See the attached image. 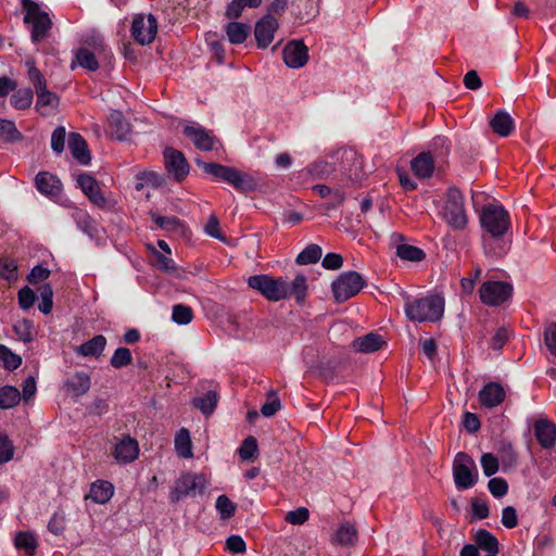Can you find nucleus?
Here are the masks:
<instances>
[{
    "label": "nucleus",
    "instance_id": "1a4fd4ad",
    "mask_svg": "<svg viewBox=\"0 0 556 556\" xmlns=\"http://www.w3.org/2000/svg\"><path fill=\"white\" fill-rule=\"evenodd\" d=\"M204 488L205 478L202 475L185 473L176 480L169 493V498L173 503H178L188 496L202 493Z\"/></svg>",
    "mask_w": 556,
    "mask_h": 556
},
{
    "label": "nucleus",
    "instance_id": "6e6552de",
    "mask_svg": "<svg viewBox=\"0 0 556 556\" xmlns=\"http://www.w3.org/2000/svg\"><path fill=\"white\" fill-rule=\"evenodd\" d=\"M453 477L459 490L473 486L478 479V471L473 459L466 453L456 454L453 462Z\"/></svg>",
    "mask_w": 556,
    "mask_h": 556
},
{
    "label": "nucleus",
    "instance_id": "473e14b6",
    "mask_svg": "<svg viewBox=\"0 0 556 556\" xmlns=\"http://www.w3.org/2000/svg\"><path fill=\"white\" fill-rule=\"evenodd\" d=\"M22 396L17 388L4 386L0 388V408L10 409L18 405Z\"/></svg>",
    "mask_w": 556,
    "mask_h": 556
},
{
    "label": "nucleus",
    "instance_id": "4be33fe9",
    "mask_svg": "<svg viewBox=\"0 0 556 556\" xmlns=\"http://www.w3.org/2000/svg\"><path fill=\"white\" fill-rule=\"evenodd\" d=\"M35 182L38 191L46 195L56 197L62 191L60 179L48 172L38 173Z\"/></svg>",
    "mask_w": 556,
    "mask_h": 556
},
{
    "label": "nucleus",
    "instance_id": "f3484780",
    "mask_svg": "<svg viewBox=\"0 0 556 556\" xmlns=\"http://www.w3.org/2000/svg\"><path fill=\"white\" fill-rule=\"evenodd\" d=\"M77 184L89 201L100 208L106 207V199L103 195L98 181L88 174H81L77 177Z\"/></svg>",
    "mask_w": 556,
    "mask_h": 556
},
{
    "label": "nucleus",
    "instance_id": "5701e85b",
    "mask_svg": "<svg viewBox=\"0 0 556 556\" xmlns=\"http://www.w3.org/2000/svg\"><path fill=\"white\" fill-rule=\"evenodd\" d=\"M68 149L75 160L80 164H89L91 156L88 151V146L83 136L78 132H71L68 136Z\"/></svg>",
    "mask_w": 556,
    "mask_h": 556
},
{
    "label": "nucleus",
    "instance_id": "f257e3e1",
    "mask_svg": "<svg viewBox=\"0 0 556 556\" xmlns=\"http://www.w3.org/2000/svg\"><path fill=\"white\" fill-rule=\"evenodd\" d=\"M198 164L206 174L229 184L240 192H250L258 187V179L254 175L242 173L235 167L206 162Z\"/></svg>",
    "mask_w": 556,
    "mask_h": 556
},
{
    "label": "nucleus",
    "instance_id": "cd10ccee",
    "mask_svg": "<svg viewBox=\"0 0 556 556\" xmlns=\"http://www.w3.org/2000/svg\"><path fill=\"white\" fill-rule=\"evenodd\" d=\"M357 538L356 527L350 521H343L338 526L332 542L342 546H351L356 543Z\"/></svg>",
    "mask_w": 556,
    "mask_h": 556
},
{
    "label": "nucleus",
    "instance_id": "09e8293b",
    "mask_svg": "<svg viewBox=\"0 0 556 556\" xmlns=\"http://www.w3.org/2000/svg\"><path fill=\"white\" fill-rule=\"evenodd\" d=\"M0 359L9 370H14L22 364V358L2 344H0Z\"/></svg>",
    "mask_w": 556,
    "mask_h": 556
},
{
    "label": "nucleus",
    "instance_id": "2f4dec72",
    "mask_svg": "<svg viewBox=\"0 0 556 556\" xmlns=\"http://www.w3.org/2000/svg\"><path fill=\"white\" fill-rule=\"evenodd\" d=\"M473 540L478 546L482 551L489 554H497L498 553V541L497 539L488 530L480 529L476 532Z\"/></svg>",
    "mask_w": 556,
    "mask_h": 556
},
{
    "label": "nucleus",
    "instance_id": "f03ea898",
    "mask_svg": "<svg viewBox=\"0 0 556 556\" xmlns=\"http://www.w3.org/2000/svg\"><path fill=\"white\" fill-rule=\"evenodd\" d=\"M404 309L407 318L412 321H437L444 313V300L439 295L408 300Z\"/></svg>",
    "mask_w": 556,
    "mask_h": 556
},
{
    "label": "nucleus",
    "instance_id": "e2e57ef3",
    "mask_svg": "<svg viewBox=\"0 0 556 556\" xmlns=\"http://www.w3.org/2000/svg\"><path fill=\"white\" fill-rule=\"evenodd\" d=\"M66 131L63 126H58L51 135V148L55 153H61L65 147Z\"/></svg>",
    "mask_w": 556,
    "mask_h": 556
},
{
    "label": "nucleus",
    "instance_id": "ea45409f",
    "mask_svg": "<svg viewBox=\"0 0 556 556\" xmlns=\"http://www.w3.org/2000/svg\"><path fill=\"white\" fill-rule=\"evenodd\" d=\"M321 257V248L318 244L307 245L296 257L300 265H308L318 262Z\"/></svg>",
    "mask_w": 556,
    "mask_h": 556
},
{
    "label": "nucleus",
    "instance_id": "864d4df0",
    "mask_svg": "<svg viewBox=\"0 0 556 556\" xmlns=\"http://www.w3.org/2000/svg\"><path fill=\"white\" fill-rule=\"evenodd\" d=\"M0 276L8 281L17 279V264L11 258H0Z\"/></svg>",
    "mask_w": 556,
    "mask_h": 556
},
{
    "label": "nucleus",
    "instance_id": "de8ad7c7",
    "mask_svg": "<svg viewBox=\"0 0 556 556\" xmlns=\"http://www.w3.org/2000/svg\"><path fill=\"white\" fill-rule=\"evenodd\" d=\"M132 361L131 352L127 348H118L110 359V364L114 368H122L129 365Z\"/></svg>",
    "mask_w": 556,
    "mask_h": 556
},
{
    "label": "nucleus",
    "instance_id": "603ef678",
    "mask_svg": "<svg viewBox=\"0 0 556 556\" xmlns=\"http://www.w3.org/2000/svg\"><path fill=\"white\" fill-rule=\"evenodd\" d=\"M451 142L444 136H437L431 142V154L438 157H444L450 153Z\"/></svg>",
    "mask_w": 556,
    "mask_h": 556
},
{
    "label": "nucleus",
    "instance_id": "412c9836",
    "mask_svg": "<svg viewBox=\"0 0 556 556\" xmlns=\"http://www.w3.org/2000/svg\"><path fill=\"white\" fill-rule=\"evenodd\" d=\"M489 125L494 134L504 138L511 135L515 129L514 118L504 110L497 111L489 121Z\"/></svg>",
    "mask_w": 556,
    "mask_h": 556
},
{
    "label": "nucleus",
    "instance_id": "393cba45",
    "mask_svg": "<svg viewBox=\"0 0 556 556\" xmlns=\"http://www.w3.org/2000/svg\"><path fill=\"white\" fill-rule=\"evenodd\" d=\"M110 135L116 140H125L130 134V124L119 111H114L109 116Z\"/></svg>",
    "mask_w": 556,
    "mask_h": 556
},
{
    "label": "nucleus",
    "instance_id": "13d9d810",
    "mask_svg": "<svg viewBox=\"0 0 556 556\" xmlns=\"http://www.w3.org/2000/svg\"><path fill=\"white\" fill-rule=\"evenodd\" d=\"M257 453V442L256 439L253 437L247 438L240 448H239V456L243 460H249Z\"/></svg>",
    "mask_w": 556,
    "mask_h": 556
},
{
    "label": "nucleus",
    "instance_id": "2eb2a0df",
    "mask_svg": "<svg viewBox=\"0 0 556 556\" xmlns=\"http://www.w3.org/2000/svg\"><path fill=\"white\" fill-rule=\"evenodd\" d=\"M138 441L129 435L123 437L115 443L112 455L118 464H130L139 456Z\"/></svg>",
    "mask_w": 556,
    "mask_h": 556
},
{
    "label": "nucleus",
    "instance_id": "c85d7f7f",
    "mask_svg": "<svg viewBox=\"0 0 556 556\" xmlns=\"http://www.w3.org/2000/svg\"><path fill=\"white\" fill-rule=\"evenodd\" d=\"M106 346V338L102 334L94 336L89 341L75 348L76 354L84 357H96L98 358Z\"/></svg>",
    "mask_w": 556,
    "mask_h": 556
},
{
    "label": "nucleus",
    "instance_id": "37998d69",
    "mask_svg": "<svg viewBox=\"0 0 556 556\" xmlns=\"http://www.w3.org/2000/svg\"><path fill=\"white\" fill-rule=\"evenodd\" d=\"M152 219L160 228L167 231H178L184 227L180 219L176 216H160L152 214Z\"/></svg>",
    "mask_w": 556,
    "mask_h": 556
},
{
    "label": "nucleus",
    "instance_id": "3c124183",
    "mask_svg": "<svg viewBox=\"0 0 556 556\" xmlns=\"http://www.w3.org/2000/svg\"><path fill=\"white\" fill-rule=\"evenodd\" d=\"M40 300L41 302L38 305V308L43 314H49L52 311L53 306V291L50 285H43L40 289Z\"/></svg>",
    "mask_w": 556,
    "mask_h": 556
},
{
    "label": "nucleus",
    "instance_id": "69168bd1",
    "mask_svg": "<svg viewBox=\"0 0 556 556\" xmlns=\"http://www.w3.org/2000/svg\"><path fill=\"white\" fill-rule=\"evenodd\" d=\"M509 337H510L509 329H507L505 327L498 328L491 339V342H490L491 348L493 350H501L503 348V345L508 341Z\"/></svg>",
    "mask_w": 556,
    "mask_h": 556
},
{
    "label": "nucleus",
    "instance_id": "423d86ee",
    "mask_svg": "<svg viewBox=\"0 0 556 556\" xmlns=\"http://www.w3.org/2000/svg\"><path fill=\"white\" fill-rule=\"evenodd\" d=\"M443 218L455 230H463L467 226L468 217L464 207V195L457 188H450L446 192Z\"/></svg>",
    "mask_w": 556,
    "mask_h": 556
},
{
    "label": "nucleus",
    "instance_id": "6e6d98bb",
    "mask_svg": "<svg viewBox=\"0 0 556 556\" xmlns=\"http://www.w3.org/2000/svg\"><path fill=\"white\" fill-rule=\"evenodd\" d=\"M0 138L8 141H15L21 138V134L13 122L0 118Z\"/></svg>",
    "mask_w": 556,
    "mask_h": 556
},
{
    "label": "nucleus",
    "instance_id": "4468645a",
    "mask_svg": "<svg viewBox=\"0 0 556 556\" xmlns=\"http://www.w3.org/2000/svg\"><path fill=\"white\" fill-rule=\"evenodd\" d=\"M165 167L177 181H181L189 173V164L185 155L173 148H166L164 151Z\"/></svg>",
    "mask_w": 556,
    "mask_h": 556
},
{
    "label": "nucleus",
    "instance_id": "5fc2aeb1",
    "mask_svg": "<svg viewBox=\"0 0 556 556\" xmlns=\"http://www.w3.org/2000/svg\"><path fill=\"white\" fill-rule=\"evenodd\" d=\"M72 216L83 231L90 232L93 230V220L87 211L75 208Z\"/></svg>",
    "mask_w": 556,
    "mask_h": 556
},
{
    "label": "nucleus",
    "instance_id": "c756f323",
    "mask_svg": "<svg viewBox=\"0 0 556 556\" xmlns=\"http://www.w3.org/2000/svg\"><path fill=\"white\" fill-rule=\"evenodd\" d=\"M384 341L382 337L377 333H368L364 337L357 338L353 341V348L355 351L362 353H372L381 349Z\"/></svg>",
    "mask_w": 556,
    "mask_h": 556
},
{
    "label": "nucleus",
    "instance_id": "ddd939ff",
    "mask_svg": "<svg viewBox=\"0 0 556 556\" xmlns=\"http://www.w3.org/2000/svg\"><path fill=\"white\" fill-rule=\"evenodd\" d=\"M278 26L277 18L270 14H266L255 24L254 37L260 49H266L273 42Z\"/></svg>",
    "mask_w": 556,
    "mask_h": 556
},
{
    "label": "nucleus",
    "instance_id": "6ab92c4d",
    "mask_svg": "<svg viewBox=\"0 0 556 556\" xmlns=\"http://www.w3.org/2000/svg\"><path fill=\"white\" fill-rule=\"evenodd\" d=\"M505 395V390L500 383L489 382L480 390L479 401L482 406L493 408L504 402Z\"/></svg>",
    "mask_w": 556,
    "mask_h": 556
},
{
    "label": "nucleus",
    "instance_id": "338daca9",
    "mask_svg": "<svg viewBox=\"0 0 556 556\" xmlns=\"http://www.w3.org/2000/svg\"><path fill=\"white\" fill-rule=\"evenodd\" d=\"M20 307L23 309L30 308L35 303V292L29 287H24L17 294Z\"/></svg>",
    "mask_w": 556,
    "mask_h": 556
},
{
    "label": "nucleus",
    "instance_id": "72a5a7b5",
    "mask_svg": "<svg viewBox=\"0 0 556 556\" xmlns=\"http://www.w3.org/2000/svg\"><path fill=\"white\" fill-rule=\"evenodd\" d=\"M175 448L177 454L182 458L192 456V444L190 433L186 428H181L175 437Z\"/></svg>",
    "mask_w": 556,
    "mask_h": 556
},
{
    "label": "nucleus",
    "instance_id": "774afa93",
    "mask_svg": "<svg viewBox=\"0 0 556 556\" xmlns=\"http://www.w3.org/2000/svg\"><path fill=\"white\" fill-rule=\"evenodd\" d=\"M204 230L207 236L218 239L220 241H225V237L222 235L219 229V222L215 215H211L207 218V223L205 225Z\"/></svg>",
    "mask_w": 556,
    "mask_h": 556
},
{
    "label": "nucleus",
    "instance_id": "49530a36",
    "mask_svg": "<svg viewBox=\"0 0 556 556\" xmlns=\"http://www.w3.org/2000/svg\"><path fill=\"white\" fill-rule=\"evenodd\" d=\"M172 318L178 325H187L192 320L193 313L191 307L182 304H176L173 307Z\"/></svg>",
    "mask_w": 556,
    "mask_h": 556
},
{
    "label": "nucleus",
    "instance_id": "a19ab883",
    "mask_svg": "<svg viewBox=\"0 0 556 556\" xmlns=\"http://www.w3.org/2000/svg\"><path fill=\"white\" fill-rule=\"evenodd\" d=\"M307 292L306 278L303 275H298L289 286V295H293L295 301L302 304L305 301Z\"/></svg>",
    "mask_w": 556,
    "mask_h": 556
},
{
    "label": "nucleus",
    "instance_id": "7c9ffc66",
    "mask_svg": "<svg viewBox=\"0 0 556 556\" xmlns=\"http://www.w3.org/2000/svg\"><path fill=\"white\" fill-rule=\"evenodd\" d=\"M228 40L233 45L244 42L250 35L251 27L248 24L230 22L225 27Z\"/></svg>",
    "mask_w": 556,
    "mask_h": 556
},
{
    "label": "nucleus",
    "instance_id": "8fccbe9b",
    "mask_svg": "<svg viewBox=\"0 0 556 556\" xmlns=\"http://www.w3.org/2000/svg\"><path fill=\"white\" fill-rule=\"evenodd\" d=\"M313 190L321 198L331 197L333 205L341 204L344 200V193L340 189L332 190L326 185H316Z\"/></svg>",
    "mask_w": 556,
    "mask_h": 556
},
{
    "label": "nucleus",
    "instance_id": "c9c22d12",
    "mask_svg": "<svg viewBox=\"0 0 556 556\" xmlns=\"http://www.w3.org/2000/svg\"><path fill=\"white\" fill-rule=\"evenodd\" d=\"M15 546L24 551L28 556H33L37 548V540L30 532H20L15 536Z\"/></svg>",
    "mask_w": 556,
    "mask_h": 556
},
{
    "label": "nucleus",
    "instance_id": "58836bf2",
    "mask_svg": "<svg viewBox=\"0 0 556 556\" xmlns=\"http://www.w3.org/2000/svg\"><path fill=\"white\" fill-rule=\"evenodd\" d=\"M33 90L24 88L15 91L11 97V104L17 110L28 109L33 103Z\"/></svg>",
    "mask_w": 556,
    "mask_h": 556
},
{
    "label": "nucleus",
    "instance_id": "0eeeda50",
    "mask_svg": "<svg viewBox=\"0 0 556 556\" xmlns=\"http://www.w3.org/2000/svg\"><path fill=\"white\" fill-rule=\"evenodd\" d=\"M365 280L354 270L342 273L331 285L336 302L342 303L355 296L364 288Z\"/></svg>",
    "mask_w": 556,
    "mask_h": 556
},
{
    "label": "nucleus",
    "instance_id": "20e7f679",
    "mask_svg": "<svg viewBox=\"0 0 556 556\" xmlns=\"http://www.w3.org/2000/svg\"><path fill=\"white\" fill-rule=\"evenodd\" d=\"M480 223L483 230L491 236V239H497L509 229L510 218L508 212L501 204L490 203L483 206Z\"/></svg>",
    "mask_w": 556,
    "mask_h": 556
},
{
    "label": "nucleus",
    "instance_id": "f8f14e48",
    "mask_svg": "<svg viewBox=\"0 0 556 556\" xmlns=\"http://www.w3.org/2000/svg\"><path fill=\"white\" fill-rule=\"evenodd\" d=\"M285 64L290 68H301L308 62V48L301 40L288 42L282 51Z\"/></svg>",
    "mask_w": 556,
    "mask_h": 556
},
{
    "label": "nucleus",
    "instance_id": "aec40b11",
    "mask_svg": "<svg viewBox=\"0 0 556 556\" xmlns=\"http://www.w3.org/2000/svg\"><path fill=\"white\" fill-rule=\"evenodd\" d=\"M91 387V378L87 372L77 371L64 382L65 391L72 396L86 394Z\"/></svg>",
    "mask_w": 556,
    "mask_h": 556
},
{
    "label": "nucleus",
    "instance_id": "a18cd8bd",
    "mask_svg": "<svg viewBox=\"0 0 556 556\" xmlns=\"http://www.w3.org/2000/svg\"><path fill=\"white\" fill-rule=\"evenodd\" d=\"M281 408L280 399L277 392L270 391L267 395L266 402L261 406V413L265 417L274 416Z\"/></svg>",
    "mask_w": 556,
    "mask_h": 556
},
{
    "label": "nucleus",
    "instance_id": "4d7b16f0",
    "mask_svg": "<svg viewBox=\"0 0 556 556\" xmlns=\"http://www.w3.org/2000/svg\"><path fill=\"white\" fill-rule=\"evenodd\" d=\"M14 455V446L9 437L0 433V465L10 462Z\"/></svg>",
    "mask_w": 556,
    "mask_h": 556
},
{
    "label": "nucleus",
    "instance_id": "b1692460",
    "mask_svg": "<svg viewBox=\"0 0 556 556\" xmlns=\"http://www.w3.org/2000/svg\"><path fill=\"white\" fill-rule=\"evenodd\" d=\"M413 173L419 178H429L434 170V160L431 152H421L410 162Z\"/></svg>",
    "mask_w": 556,
    "mask_h": 556
},
{
    "label": "nucleus",
    "instance_id": "9b49d317",
    "mask_svg": "<svg viewBox=\"0 0 556 556\" xmlns=\"http://www.w3.org/2000/svg\"><path fill=\"white\" fill-rule=\"evenodd\" d=\"M157 34V21L152 14L135 16L131 35L136 42L144 46L151 43Z\"/></svg>",
    "mask_w": 556,
    "mask_h": 556
},
{
    "label": "nucleus",
    "instance_id": "052dcab7",
    "mask_svg": "<svg viewBox=\"0 0 556 556\" xmlns=\"http://www.w3.org/2000/svg\"><path fill=\"white\" fill-rule=\"evenodd\" d=\"M309 518V511L305 507H299L286 514L285 520L291 525H303Z\"/></svg>",
    "mask_w": 556,
    "mask_h": 556
},
{
    "label": "nucleus",
    "instance_id": "f704fd0d",
    "mask_svg": "<svg viewBox=\"0 0 556 556\" xmlns=\"http://www.w3.org/2000/svg\"><path fill=\"white\" fill-rule=\"evenodd\" d=\"M218 396L215 391H208L205 395L201 397H195L192 401L194 407L200 409L204 415H211L216 405H217Z\"/></svg>",
    "mask_w": 556,
    "mask_h": 556
},
{
    "label": "nucleus",
    "instance_id": "7ed1b4c3",
    "mask_svg": "<svg viewBox=\"0 0 556 556\" xmlns=\"http://www.w3.org/2000/svg\"><path fill=\"white\" fill-rule=\"evenodd\" d=\"M23 7L26 11L24 23L30 26V39L38 43L49 36L52 21L49 14L31 0H23Z\"/></svg>",
    "mask_w": 556,
    "mask_h": 556
},
{
    "label": "nucleus",
    "instance_id": "39448f33",
    "mask_svg": "<svg viewBox=\"0 0 556 556\" xmlns=\"http://www.w3.org/2000/svg\"><path fill=\"white\" fill-rule=\"evenodd\" d=\"M248 285L250 288L257 290L268 301L278 302L289 295V283L283 278L254 275L249 277Z\"/></svg>",
    "mask_w": 556,
    "mask_h": 556
},
{
    "label": "nucleus",
    "instance_id": "e433bc0d",
    "mask_svg": "<svg viewBox=\"0 0 556 556\" xmlns=\"http://www.w3.org/2000/svg\"><path fill=\"white\" fill-rule=\"evenodd\" d=\"M25 66L27 67L28 79L34 86L35 91L47 87V80L43 74L37 68L34 59L26 60Z\"/></svg>",
    "mask_w": 556,
    "mask_h": 556
},
{
    "label": "nucleus",
    "instance_id": "bf43d9fd",
    "mask_svg": "<svg viewBox=\"0 0 556 556\" xmlns=\"http://www.w3.org/2000/svg\"><path fill=\"white\" fill-rule=\"evenodd\" d=\"M481 467L486 477H491L498 470V459L491 453L481 456Z\"/></svg>",
    "mask_w": 556,
    "mask_h": 556
},
{
    "label": "nucleus",
    "instance_id": "a211bd4d",
    "mask_svg": "<svg viewBox=\"0 0 556 556\" xmlns=\"http://www.w3.org/2000/svg\"><path fill=\"white\" fill-rule=\"evenodd\" d=\"M534 435L543 448H552L556 443V425L547 419L540 418L533 425Z\"/></svg>",
    "mask_w": 556,
    "mask_h": 556
},
{
    "label": "nucleus",
    "instance_id": "0e129e2a",
    "mask_svg": "<svg viewBox=\"0 0 556 556\" xmlns=\"http://www.w3.org/2000/svg\"><path fill=\"white\" fill-rule=\"evenodd\" d=\"M544 344L548 352L556 357V324H549L545 327Z\"/></svg>",
    "mask_w": 556,
    "mask_h": 556
},
{
    "label": "nucleus",
    "instance_id": "bb28decb",
    "mask_svg": "<svg viewBox=\"0 0 556 556\" xmlns=\"http://www.w3.org/2000/svg\"><path fill=\"white\" fill-rule=\"evenodd\" d=\"M36 110L41 115H49L59 105V97L47 87L36 90Z\"/></svg>",
    "mask_w": 556,
    "mask_h": 556
},
{
    "label": "nucleus",
    "instance_id": "4c0bfd02",
    "mask_svg": "<svg viewBox=\"0 0 556 556\" xmlns=\"http://www.w3.org/2000/svg\"><path fill=\"white\" fill-rule=\"evenodd\" d=\"M396 254L400 258L410 262H420L426 256L421 249L409 244H400L396 248Z\"/></svg>",
    "mask_w": 556,
    "mask_h": 556
},
{
    "label": "nucleus",
    "instance_id": "680f3d73",
    "mask_svg": "<svg viewBox=\"0 0 556 556\" xmlns=\"http://www.w3.org/2000/svg\"><path fill=\"white\" fill-rule=\"evenodd\" d=\"M488 489L494 497H503L508 492V484L503 478H492L488 482Z\"/></svg>",
    "mask_w": 556,
    "mask_h": 556
},
{
    "label": "nucleus",
    "instance_id": "79ce46f5",
    "mask_svg": "<svg viewBox=\"0 0 556 556\" xmlns=\"http://www.w3.org/2000/svg\"><path fill=\"white\" fill-rule=\"evenodd\" d=\"M75 60H76V63L84 67V68H87L89 71H97L99 68V63L96 59V55L93 52L89 51L88 49L86 48H80L77 52H76V56H75Z\"/></svg>",
    "mask_w": 556,
    "mask_h": 556
},
{
    "label": "nucleus",
    "instance_id": "dca6fc26",
    "mask_svg": "<svg viewBox=\"0 0 556 556\" xmlns=\"http://www.w3.org/2000/svg\"><path fill=\"white\" fill-rule=\"evenodd\" d=\"M184 135L201 151H212L217 143V139L199 124L185 126Z\"/></svg>",
    "mask_w": 556,
    "mask_h": 556
},
{
    "label": "nucleus",
    "instance_id": "a878e982",
    "mask_svg": "<svg viewBox=\"0 0 556 556\" xmlns=\"http://www.w3.org/2000/svg\"><path fill=\"white\" fill-rule=\"evenodd\" d=\"M114 494V486L111 482L98 480L90 485L87 498H90L97 504L108 503Z\"/></svg>",
    "mask_w": 556,
    "mask_h": 556
},
{
    "label": "nucleus",
    "instance_id": "c03bdc74",
    "mask_svg": "<svg viewBox=\"0 0 556 556\" xmlns=\"http://www.w3.org/2000/svg\"><path fill=\"white\" fill-rule=\"evenodd\" d=\"M215 507L222 519L231 518L236 511V504L225 494L217 497Z\"/></svg>",
    "mask_w": 556,
    "mask_h": 556
},
{
    "label": "nucleus",
    "instance_id": "9d476101",
    "mask_svg": "<svg viewBox=\"0 0 556 556\" xmlns=\"http://www.w3.org/2000/svg\"><path fill=\"white\" fill-rule=\"evenodd\" d=\"M513 294V286L506 281L488 280L479 289V296L488 306H500Z\"/></svg>",
    "mask_w": 556,
    "mask_h": 556
}]
</instances>
